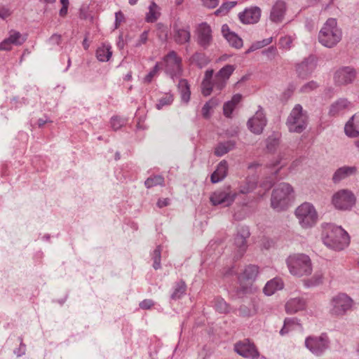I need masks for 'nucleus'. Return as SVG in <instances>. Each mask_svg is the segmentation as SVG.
<instances>
[{
  "label": "nucleus",
  "instance_id": "nucleus-1",
  "mask_svg": "<svg viewBox=\"0 0 359 359\" xmlns=\"http://www.w3.org/2000/svg\"><path fill=\"white\" fill-rule=\"evenodd\" d=\"M322 239L325 245L335 250H341L350 243L348 233L341 226L327 224L324 227Z\"/></svg>",
  "mask_w": 359,
  "mask_h": 359
},
{
  "label": "nucleus",
  "instance_id": "nucleus-2",
  "mask_svg": "<svg viewBox=\"0 0 359 359\" xmlns=\"http://www.w3.org/2000/svg\"><path fill=\"white\" fill-rule=\"evenodd\" d=\"M293 188L290 184H279L271 194V208L278 212L286 210L293 198Z\"/></svg>",
  "mask_w": 359,
  "mask_h": 359
},
{
  "label": "nucleus",
  "instance_id": "nucleus-3",
  "mask_svg": "<svg viewBox=\"0 0 359 359\" xmlns=\"http://www.w3.org/2000/svg\"><path fill=\"white\" fill-rule=\"evenodd\" d=\"M342 33L337 27V22L334 18H329L318 34V41L324 46L332 48L341 39Z\"/></svg>",
  "mask_w": 359,
  "mask_h": 359
},
{
  "label": "nucleus",
  "instance_id": "nucleus-4",
  "mask_svg": "<svg viewBox=\"0 0 359 359\" xmlns=\"http://www.w3.org/2000/svg\"><path fill=\"white\" fill-rule=\"evenodd\" d=\"M290 273L297 277L309 276L312 272V264L310 257L305 254H293L286 259Z\"/></svg>",
  "mask_w": 359,
  "mask_h": 359
},
{
  "label": "nucleus",
  "instance_id": "nucleus-5",
  "mask_svg": "<svg viewBox=\"0 0 359 359\" xmlns=\"http://www.w3.org/2000/svg\"><path fill=\"white\" fill-rule=\"evenodd\" d=\"M308 116L300 104H296L287 117L286 125L291 133H300L306 128Z\"/></svg>",
  "mask_w": 359,
  "mask_h": 359
},
{
  "label": "nucleus",
  "instance_id": "nucleus-6",
  "mask_svg": "<svg viewBox=\"0 0 359 359\" xmlns=\"http://www.w3.org/2000/svg\"><path fill=\"white\" fill-rule=\"evenodd\" d=\"M300 226L304 229L313 226L318 220V213L314 206L310 203H303L294 212Z\"/></svg>",
  "mask_w": 359,
  "mask_h": 359
},
{
  "label": "nucleus",
  "instance_id": "nucleus-7",
  "mask_svg": "<svg viewBox=\"0 0 359 359\" xmlns=\"http://www.w3.org/2000/svg\"><path fill=\"white\" fill-rule=\"evenodd\" d=\"M353 301L344 293L333 297L330 301V313L334 316H342L353 306Z\"/></svg>",
  "mask_w": 359,
  "mask_h": 359
},
{
  "label": "nucleus",
  "instance_id": "nucleus-8",
  "mask_svg": "<svg viewBox=\"0 0 359 359\" xmlns=\"http://www.w3.org/2000/svg\"><path fill=\"white\" fill-rule=\"evenodd\" d=\"M305 346L314 355H322L330 346V340L325 333L320 336H309L305 339Z\"/></svg>",
  "mask_w": 359,
  "mask_h": 359
},
{
  "label": "nucleus",
  "instance_id": "nucleus-9",
  "mask_svg": "<svg viewBox=\"0 0 359 359\" xmlns=\"http://www.w3.org/2000/svg\"><path fill=\"white\" fill-rule=\"evenodd\" d=\"M355 203L354 194L348 189H341L334 193L332 197V204L339 210H348Z\"/></svg>",
  "mask_w": 359,
  "mask_h": 359
},
{
  "label": "nucleus",
  "instance_id": "nucleus-10",
  "mask_svg": "<svg viewBox=\"0 0 359 359\" xmlns=\"http://www.w3.org/2000/svg\"><path fill=\"white\" fill-rule=\"evenodd\" d=\"M165 63V72L172 79L182 75V58L174 50L170 51L163 57Z\"/></svg>",
  "mask_w": 359,
  "mask_h": 359
},
{
  "label": "nucleus",
  "instance_id": "nucleus-11",
  "mask_svg": "<svg viewBox=\"0 0 359 359\" xmlns=\"http://www.w3.org/2000/svg\"><path fill=\"white\" fill-rule=\"evenodd\" d=\"M236 196L237 194L228 186L214 191L210 197V201L213 205H221L223 207H228L233 203Z\"/></svg>",
  "mask_w": 359,
  "mask_h": 359
},
{
  "label": "nucleus",
  "instance_id": "nucleus-12",
  "mask_svg": "<svg viewBox=\"0 0 359 359\" xmlns=\"http://www.w3.org/2000/svg\"><path fill=\"white\" fill-rule=\"evenodd\" d=\"M234 351L244 358H257L259 355V351L255 344L249 339H244L235 344Z\"/></svg>",
  "mask_w": 359,
  "mask_h": 359
},
{
  "label": "nucleus",
  "instance_id": "nucleus-13",
  "mask_svg": "<svg viewBox=\"0 0 359 359\" xmlns=\"http://www.w3.org/2000/svg\"><path fill=\"white\" fill-rule=\"evenodd\" d=\"M356 77V72L350 67L339 69L334 75V80L338 86H345L351 83Z\"/></svg>",
  "mask_w": 359,
  "mask_h": 359
},
{
  "label": "nucleus",
  "instance_id": "nucleus-14",
  "mask_svg": "<svg viewBox=\"0 0 359 359\" xmlns=\"http://www.w3.org/2000/svg\"><path fill=\"white\" fill-rule=\"evenodd\" d=\"M197 43L203 49H207L212 42V29L206 22L200 24L197 28Z\"/></svg>",
  "mask_w": 359,
  "mask_h": 359
},
{
  "label": "nucleus",
  "instance_id": "nucleus-15",
  "mask_svg": "<svg viewBox=\"0 0 359 359\" xmlns=\"http://www.w3.org/2000/svg\"><path fill=\"white\" fill-rule=\"evenodd\" d=\"M26 35H22L18 31L11 30L9 32V36L0 43V50H10L13 45L21 46L26 41Z\"/></svg>",
  "mask_w": 359,
  "mask_h": 359
},
{
  "label": "nucleus",
  "instance_id": "nucleus-16",
  "mask_svg": "<svg viewBox=\"0 0 359 359\" xmlns=\"http://www.w3.org/2000/svg\"><path fill=\"white\" fill-rule=\"evenodd\" d=\"M266 124V119L262 109L258 110L248 121V128L255 134H261Z\"/></svg>",
  "mask_w": 359,
  "mask_h": 359
},
{
  "label": "nucleus",
  "instance_id": "nucleus-17",
  "mask_svg": "<svg viewBox=\"0 0 359 359\" xmlns=\"http://www.w3.org/2000/svg\"><path fill=\"white\" fill-rule=\"evenodd\" d=\"M260 16L261 10L257 6L246 8L238 15L240 20L243 24L256 23L259 21Z\"/></svg>",
  "mask_w": 359,
  "mask_h": 359
},
{
  "label": "nucleus",
  "instance_id": "nucleus-18",
  "mask_svg": "<svg viewBox=\"0 0 359 359\" xmlns=\"http://www.w3.org/2000/svg\"><path fill=\"white\" fill-rule=\"evenodd\" d=\"M250 235L249 228L248 226H241L239 228L235 238L234 244L238 248V251L242 255L247 249V238Z\"/></svg>",
  "mask_w": 359,
  "mask_h": 359
},
{
  "label": "nucleus",
  "instance_id": "nucleus-19",
  "mask_svg": "<svg viewBox=\"0 0 359 359\" xmlns=\"http://www.w3.org/2000/svg\"><path fill=\"white\" fill-rule=\"evenodd\" d=\"M174 40L178 44H184L190 41L191 34L189 27H182L177 24L173 25Z\"/></svg>",
  "mask_w": 359,
  "mask_h": 359
},
{
  "label": "nucleus",
  "instance_id": "nucleus-20",
  "mask_svg": "<svg viewBox=\"0 0 359 359\" xmlns=\"http://www.w3.org/2000/svg\"><path fill=\"white\" fill-rule=\"evenodd\" d=\"M222 33L223 36L229 42V45L235 48H241L243 46V40L235 32L230 30L227 25H223L222 27Z\"/></svg>",
  "mask_w": 359,
  "mask_h": 359
},
{
  "label": "nucleus",
  "instance_id": "nucleus-21",
  "mask_svg": "<svg viewBox=\"0 0 359 359\" xmlns=\"http://www.w3.org/2000/svg\"><path fill=\"white\" fill-rule=\"evenodd\" d=\"M314 57H309L297 66L299 76L306 78L310 75L316 67Z\"/></svg>",
  "mask_w": 359,
  "mask_h": 359
},
{
  "label": "nucleus",
  "instance_id": "nucleus-22",
  "mask_svg": "<svg viewBox=\"0 0 359 359\" xmlns=\"http://www.w3.org/2000/svg\"><path fill=\"white\" fill-rule=\"evenodd\" d=\"M285 11V3L283 1L278 0L271 8L270 19L274 22H280L284 18Z\"/></svg>",
  "mask_w": 359,
  "mask_h": 359
},
{
  "label": "nucleus",
  "instance_id": "nucleus-23",
  "mask_svg": "<svg viewBox=\"0 0 359 359\" xmlns=\"http://www.w3.org/2000/svg\"><path fill=\"white\" fill-rule=\"evenodd\" d=\"M356 172L357 168L355 166L341 167L333 174L332 181L334 184H337L348 177L355 175Z\"/></svg>",
  "mask_w": 359,
  "mask_h": 359
},
{
  "label": "nucleus",
  "instance_id": "nucleus-24",
  "mask_svg": "<svg viewBox=\"0 0 359 359\" xmlns=\"http://www.w3.org/2000/svg\"><path fill=\"white\" fill-rule=\"evenodd\" d=\"M228 163L225 160H222L217 165L216 170L212 173L210 176V181L212 183L215 184L223 180L227 175Z\"/></svg>",
  "mask_w": 359,
  "mask_h": 359
},
{
  "label": "nucleus",
  "instance_id": "nucleus-25",
  "mask_svg": "<svg viewBox=\"0 0 359 359\" xmlns=\"http://www.w3.org/2000/svg\"><path fill=\"white\" fill-rule=\"evenodd\" d=\"M350 106L351 102L347 99L340 98L330 105L329 115L335 116L348 109Z\"/></svg>",
  "mask_w": 359,
  "mask_h": 359
},
{
  "label": "nucleus",
  "instance_id": "nucleus-26",
  "mask_svg": "<svg viewBox=\"0 0 359 359\" xmlns=\"http://www.w3.org/2000/svg\"><path fill=\"white\" fill-rule=\"evenodd\" d=\"M306 306V302L303 298L296 297L290 299L285 304V310L287 313H294L299 311L304 310Z\"/></svg>",
  "mask_w": 359,
  "mask_h": 359
},
{
  "label": "nucleus",
  "instance_id": "nucleus-27",
  "mask_svg": "<svg viewBox=\"0 0 359 359\" xmlns=\"http://www.w3.org/2000/svg\"><path fill=\"white\" fill-rule=\"evenodd\" d=\"M345 133L350 137L359 135V113L354 114L351 119L346 124Z\"/></svg>",
  "mask_w": 359,
  "mask_h": 359
},
{
  "label": "nucleus",
  "instance_id": "nucleus-28",
  "mask_svg": "<svg viewBox=\"0 0 359 359\" xmlns=\"http://www.w3.org/2000/svg\"><path fill=\"white\" fill-rule=\"evenodd\" d=\"M259 273V267L256 265H248L245 267L243 272L239 276V280L243 282L247 280L250 283L255 281Z\"/></svg>",
  "mask_w": 359,
  "mask_h": 359
},
{
  "label": "nucleus",
  "instance_id": "nucleus-29",
  "mask_svg": "<svg viewBox=\"0 0 359 359\" xmlns=\"http://www.w3.org/2000/svg\"><path fill=\"white\" fill-rule=\"evenodd\" d=\"M283 280L280 278H274L266 283L263 289V292L265 294L270 296L273 294L276 291L283 289Z\"/></svg>",
  "mask_w": 359,
  "mask_h": 359
},
{
  "label": "nucleus",
  "instance_id": "nucleus-30",
  "mask_svg": "<svg viewBox=\"0 0 359 359\" xmlns=\"http://www.w3.org/2000/svg\"><path fill=\"white\" fill-rule=\"evenodd\" d=\"M236 147V142L233 140H228L226 142H219L215 147L214 154L217 156H222L230 151L233 150Z\"/></svg>",
  "mask_w": 359,
  "mask_h": 359
},
{
  "label": "nucleus",
  "instance_id": "nucleus-31",
  "mask_svg": "<svg viewBox=\"0 0 359 359\" xmlns=\"http://www.w3.org/2000/svg\"><path fill=\"white\" fill-rule=\"evenodd\" d=\"M178 90L181 95L182 100L187 103L190 100L191 91L190 86L187 79H180L178 83Z\"/></svg>",
  "mask_w": 359,
  "mask_h": 359
},
{
  "label": "nucleus",
  "instance_id": "nucleus-32",
  "mask_svg": "<svg viewBox=\"0 0 359 359\" xmlns=\"http://www.w3.org/2000/svg\"><path fill=\"white\" fill-rule=\"evenodd\" d=\"M298 327H302L299 320L297 318H287L284 320L283 328L280 331L281 335L287 334L290 331L294 330Z\"/></svg>",
  "mask_w": 359,
  "mask_h": 359
},
{
  "label": "nucleus",
  "instance_id": "nucleus-33",
  "mask_svg": "<svg viewBox=\"0 0 359 359\" xmlns=\"http://www.w3.org/2000/svg\"><path fill=\"white\" fill-rule=\"evenodd\" d=\"M187 291V285L182 280L177 282L174 286L173 292L170 295V298L172 300H177L181 299Z\"/></svg>",
  "mask_w": 359,
  "mask_h": 359
},
{
  "label": "nucleus",
  "instance_id": "nucleus-34",
  "mask_svg": "<svg viewBox=\"0 0 359 359\" xmlns=\"http://www.w3.org/2000/svg\"><path fill=\"white\" fill-rule=\"evenodd\" d=\"M111 49V48L109 45L103 44L99 47L96 50V57L97 60L100 62L108 61L112 55V51Z\"/></svg>",
  "mask_w": 359,
  "mask_h": 359
},
{
  "label": "nucleus",
  "instance_id": "nucleus-35",
  "mask_svg": "<svg viewBox=\"0 0 359 359\" xmlns=\"http://www.w3.org/2000/svg\"><path fill=\"white\" fill-rule=\"evenodd\" d=\"M190 61L200 69L205 67L210 62V60L206 55L201 52H196L193 54L190 58Z\"/></svg>",
  "mask_w": 359,
  "mask_h": 359
},
{
  "label": "nucleus",
  "instance_id": "nucleus-36",
  "mask_svg": "<svg viewBox=\"0 0 359 359\" xmlns=\"http://www.w3.org/2000/svg\"><path fill=\"white\" fill-rule=\"evenodd\" d=\"M144 185L147 189H150L158 185L163 187L165 185V179L160 175H151L145 180Z\"/></svg>",
  "mask_w": 359,
  "mask_h": 359
},
{
  "label": "nucleus",
  "instance_id": "nucleus-37",
  "mask_svg": "<svg viewBox=\"0 0 359 359\" xmlns=\"http://www.w3.org/2000/svg\"><path fill=\"white\" fill-rule=\"evenodd\" d=\"M159 8L155 2H151L149 7V12L146 15V21L148 22H156L160 16Z\"/></svg>",
  "mask_w": 359,
  "mask_h": 359
},
{
  "label": "nucleus",
  "instance_id": "nucleus-38",
  "mask_svg": "<svg viewBox=\"0 0 359 359\" xmlns=\"http://www.w3.org/2000/svg\"><path fill=\"white\" fill-rule=\"evenodd\" d=\"M257 187L256 181L250 177L246 178L243 184L240 185L239 192L243 194H246L252 192Z\"/></svg>",
  "mask_w": 359,
  "mask_h": 359
},
{
  "label": "nucleus",
  "instance_id": "nucleus-39",
  "mask_svg": "<svg viewBox=\"0 0 359 359\" xmlns=\"http://www.w3.org/2000/svg\"><path fill=\"white\" fill-rule=\"evenodd\" d=\"M323 273L321 271H316L313 276L304 280V284L306 287H314L323 283Z\"/></svg>",
  "mask_w": 359,
  "mask_h": 359
},
{
  "label": "nucleus",
  "instance_id": "nucleus-40",
  "mask_svg": "<svg viewBox=\"0 0 359 359\" xmlns=\"http://www.w3.org/2000/svg\"><path fill=\"white\" fill-rule=\"evenodd\" d=\"M214 307L220 313L226 314L230 311V306L221 297H217L214 300Z\"/></svg>",
  "mask_w": 359,
  "mask_h": 359
},
{
  "label": "nucleus",
  "instance_id": "nucleus-41",
  "mask_svg": "<svg viewBox=\"0 0 359 359\" xmlns=\"http://www.w3.org/2000/svg\"><path fill=\"white\" fill-rule=\"evenodd\" d=\"M279 144L280 136L278 134H272L266 139V148L270 152H274Z\"/></svg>",
  "mask_w": 359,
  "mask_h": 359
},
{
  "label": "nucleus",
  "instance_id": "nucleus-42",
  "mask_svg": "<svg viewBox=\"0 0 359 359\" xmlns=\"http://www.w3.org/2000/svg\"><path fill=\"white\" fill-rule=\"evenodd\" d=\"M236 67L232 65H226L217 74L228 81Z\"/></svg>",
  "mask_w": 359,
  "mask_h": 359
},
{
  "label": "nucleus",
  "instance_id": "nucleus-43",
  "mask_svg": "<svg viewBox=\"0 0 359 359\" xmlns=\"http://www.w3.org/2000/svg\"><path fill=\"white\" fill-rule=\"evenodd\" d=\"M161 249L160 246L156 247V248L153 251L151 254L152 259L154 260L153 267L154 269H159L161 266Z\"/></svg>",
  "mask_w": 359,
  "mask_h": 359
},
{
  "label": "nucleus",
  "instance_id": "nucleus-44",
  "mask_svg": "<svg viewBox=\"0 0 359 359\" xmlns=\"http://www.w3.org/2000/svg\"><path fill=\"white\" fill-rule=\"evenodd\" d=\"M218 104V100L217 99H211L207 102L202 108L203 116L205 118L209 117L210 110L215 106Z\"/></svg>",
  "mask_w": 359,
  "mask_h": 359
},
{
  "label": "nucleus",
  "instance_id": "nucleus-45",
  "mask_svg": "<svg viewBox=\"0 0 359 359\" xmlns=\"http://www.w3.org/2000/svg\"><path fill=\"white\" fill-rule=\"evenodd\" d=\"M236 1H227L222 4V6L215 11L216 15H225L229 11L236 5Z\"/></svg>",
  "mask_w": 359,
  "mask_h": 359
},
{
  "label": "nucleus",
  "instance_id": "nucleus-46",
  "mask_svg": "<svg viewBox=\"0 0 359 359\" xmlns=\"http://www.w3.org/2000/svg\"><path fill=\"white\" fill-rule=\"evenodd\" d=\"M212 83L214 88L219 91H221L225 88L227 83V81L223 79L222 77L219 76V75H218L217 74H216L213 79Z\"/></svg>",
  "mask_w": 359,
  "mask_h": 359
},
{
  "label": "nucleus",
  "instance_id": "nucleus-47",
  "mask_svg": "<svg viewBox=\"0 0 359 359\" xmlns=\"http://www.w3.org/2000/svg\"><path fill=\"white\" fill-rule=\"evenodd\" d=\"M173 95L171 94H166L164 97H161L158 102L156 104V108L161 109L164 106L170 105L173 102Z\"/></svg>",
  "mask_w": 359,
  "mask_h": 359
},
{
  "label": "nucleus",
  "instance_id": "nucleus-48",
  "mask_svg": "<svg viewBox=\"0 0 359 359\" xmlns=\"http://www.w3.org/2000/svg\"><path fill=\"white\" fill-rule=\"evenodd\" d=\"M126 120L118 116H114L111 118V126L114 130L120 129L126 124Z\"/></svg>",
  "mask_w": 359,
  "mask_h": 359
},
{
  "label": "nucleus",
  "instance_id": "nucleus-49",
  "mask_svg": "<svg viewBox=\"0 0 359 359\" xmlns=\"http://www.w3.org/2000/svg\"><path fill=\"white\" fill-rule=\"evenodd\" d=\"M293 39L290 36H285L280 37L279 40L280 48L288 50L291 48Z\"/></svg>",
  "mask_w": 359,
  "mask_h": 359
},
{
  "label": "nucleus",
  "instance_id": "nucleus-50",
  "mask_svg": "<svg viewBox=\"0 0 359 359\" xmlns=\"http://www.w3.org/2000/svg\"><path fill=\"white\" fill-rule=\"evenodd\" d=\"M202 94L204 96H208L210 95L212 89L214 88L213 83L208 81H203L201 83Z\"/></svg>",
  "mask_w": 359,
  "mask_h": 359
},
{
  "label": "nucleus",
  "instance_id": "nucleus-51",
  "mask_svg": "<svg viewBox=\"0 0 359 359\" xmlns=\"http://www.w3.org/2000/svg\"><path fill=\"white\" fill-rule=\"evenodd\" d=\"M159 70V63L157 62L153 69L145 76L144 78V82L147 83H150L153 79V78L157 74Z\"/></svg>",
  "mask_w": 359,
  "mask_h": 359
},
{
  "label": "nucleus",
  "instance_id": "nucleus-52",
  "mask_svg": "<svg viewBox=\"0 0 359 359\" xmlns=\"http://www.w3.org/2000/svg\"><path fill=\"white\" fill-rule=\"evenodd\" d=\"M238 311L240 314L243 316H252L257 313V309L255 305H253V309L252 310L248 309L245 305H242L240 306Z\"/></svg>",
  "mask_w": 359,
  "mask_h": 359
},
{
  "label": "nucleus",
  "instance_id": "nucleus-53",
  "mask_svg": "<svg viewBox=\"0 0 359 359\" xmlns=\"http://www.w3.org/2000/svg\"><path fill=\"white\" fill-rule=\"evenodd\" d=\"M235 107L236 106L231 104V102H225L223 106L224 115L228 118L231 117V115L233 111L234 110Z\"/></svg>",
  "mask_w": 359,
  "mask_h": 359
},
{
  "label": "nucleus",
  "instance_id": "nucleus-54",
  "mask_svg": "<svg viewBox=\"0 0 359 359\" xmlns=\"http://www.w3.org/2000/svg\"><path fill=\"white\" fill-rule=\"evenodd\" d=\"M318 87V85L316 82L315 81H310L305 84L302 88H301V91L303 93H307L311 90L316 89Z\"/></svg>",
  "mask_w": 359,
  "mask_h": 359
},
{
  "label": "nucleus",
  "instance_id": "nucleus-55",
  "mask_svg": "<svg viewBox=\"0 0 359 359\" xmlns=\"http://www.w3.org/2000/svg\"><path fill=\"white\" fill-rule=\"evenodd\" d=\"M154 305L151 299H144L140 303V307L142 309H149Z\"/></svg>",
  "mask_w": 359,
  "mask_h": 359
},
{
  "label": "nucleus",
  "instance_id": "nucleus-56",
  "mask_svg": "<svg viewBox=\"0 0 359 359\" xmlns=\"http://www.w3.org/2000/svg\"><path fill=\"white\" fill-rule=\"evenodd\" d=\"M11 15L10 9L5 6H0V18L5 19Z\"/></svg>",
  "mask_w": 359,
  "mask_h": 359
},
{
  "label": "nucleus",
  "instance_id": "nucleus-57",
  "mask_svg": "<svg viewBox=\"0 0 359 359\" xmlns=\"http://www.w3.org/2000/svg\"><path fill=\"white\" fill-rule=\"evenodd\" d=\"M203 6L209 8H214L219 4V0H201Z\"/></svg>",
  "mask_w": 359,
  "mask_h": 359
},
{
  "label": "nucleus",
  "instance_id": "nucleus-58",
  "mask_svg": "<svg viewBox=\"0 0 359 359\" xmlns=\"http://www.w3.org/2000/svg\"><path fill=\"white\" fill-rule=\"evenodd\" d=\"M115 27L118 28L121 23L124 21V15L121 11H118L115 13Z\"/></svg>",
  "mask_w": 359,
  "mask_h": 359
},
{
  "label": "nucleus",
  "instance_id": "nucleus-59",
  "mask_svg": "<svg viewBox=\"0 0 359 359\" xmlns=\"http://www.w3.org/2000/svg\"><path fill=\"white\" fill-rule=\"evenodd\" d=\"M148 39V31H144L140 36L137 46L144 44Z\"/></svg>",
  "mask_w": 359,
  "mask_h": 359
},
{
  "label": "nucleus",
  "instance_id": "nucleus-60",
  "mask_svg": "<svg viewBox=\"0 0 359 359\" xmlns=\"http://www.w3.org/2000/svg\"><path fill=\"white\" fill-rule=\"evenodd\" d=\"M263 48V45L262 43V41H257L256 43L252 44V46L249 48V49L246 51V53H249L250 52L255 51L257 49Z\"/></svg>",
  "mask_w": 359,
  "mask_h": 359
},
{
  "label": "nucleus",
  "instance_id": "nucleus-61",
  "mask_svg": "<svg viewBox=\"0 0 359 359\" xmlns=\"http://www.w3.org/2000/svg\"><path fill=\"white\" fill-rule=\"evenodd\" d=\"M170 204L169 198H159L157 202V206L160 208L168 206Z\"/></svg>",
  "mask_w": 359,
  "mask_h": 359
},
{
  "label": "nucleus",
  "instance_id": "nucleus-62",
  "mask_svg": "<svg viewBox=\"0 0 359 359\" xmlns=\"http://www.w3.org/2000/svg\"><path fill=\"white\" fill-rule=\"evenodd\" d=\"M242 100V95L241 94L234 95L229 102H231L233 105L236 106Z\"/></svg>",
  "mask_w": 359,
  "mask_h": 359
},
{
  "label": "nucleus",
  "instance_id": "nucleus-63",
  "mask_svg": "<svg viewBox=\"0 0 359 359\" xmlns=\"http://www.w3.org/2000/svg\"><path fill=\"white\" fill-rule=\"evenodd\" d=\"M50 41L53 43H55L57 45H59L61 41V36L59 34H53L50 38Z\"/></svg>",
  "mask_w": 359,
  "mask_h": 359
},
{
  "label": "nucleus",
  "instance_id": "nucleus-64",
  "mask_svg": "<svg viewBox=\"0 0 359 359\" xmlns=\"http://www.w3.org/2000/svg\"><path fill=\"white\" fill-rule=\"evenodd\" d=\"M265 53L267 54V55L269 56H275L277 53V49L274 46H270L268 48V49L265 51Z\"/></svg>",
  "mask_w": 359,
  "mask_h": 359
}]
</instances>
